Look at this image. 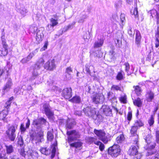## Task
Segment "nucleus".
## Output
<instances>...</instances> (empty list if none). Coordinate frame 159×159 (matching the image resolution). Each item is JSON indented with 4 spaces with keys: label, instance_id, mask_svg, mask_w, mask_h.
I'll return each mask as SVG.
<instances>
[{
    "label": "nucleus",
    "instance_id": "nucleus-1",
    "mask_svg": "<svg viewBox=\"0 0 159 159\" xmlns=\"http://www.w3.org/2000/svg\"><path fill=\"white\" fill-rule=\"evenodd\" d=\"M46 120L42 117L33 120L32 125L36 128L37 132L33 130L30 132V139L32 141L35 140L38 142H42L43 141L44 131L42 129V125H46Z\"/></svg>",
    "mask_w": 159,
    "mask_h": 159
},
{
    "label": "nucleus",
    "instance_id": "nucleus-2",
    "mask_svg": "<svg viewBox=\"0 0 159 159\" xmlns=\"http://www.w3.org/2000/svg\"><path fill=\"white\" fill-rule=\"evenodd\" d=\"M17 128V125L15 124L9 127L6 131V133L8 138L11 141H14L15 140L16 136L15 132Z\"/></svg>",
    "mask_w": 159,
    "mask_h": 159
},
{
    "label": "nucleus",
    "instance_id": "nucleus-3",
    "mask_svg": "<svg viewBox=\"0 0 159 159\" xmlns=\"http://www.w3.org/2000/svg\"><path fill=\"white\" fill-rule=\"evenodd\" d=\"M138 142L137 141L136 143L135 141H134V143L136 144V146H131L128 150V153L129 155L134 156L133 159H140L142 157L141 154L139 153L138 152Z\"/></svg>",
    "mask_w": 159,
    "mask_h": 159
},
{
    "label": "nucleus",
    "instance_id": "nucleus-4",
    "mask_svg": "<svg viewBox=\"0 0 159 159\" xmlns=\"http://www.w3.org/2000/svg\"><path fill=\"white\" fill-rule=\"evenodd\" d=\"M44 62L43 59L41 57L39 58L34 64L33 68V71L32 72V76L30 78L31 80H34L38 75V73L37 71L40 69L43 66Z\"/></svg>",
    "mask_w": 159,
    "mask_h": 159
},
{
    "label": "nucleus",
    "instance_id": "nucleus-5",
    "mask_svg": "<svg viewBox=\"0 0 159 159\" xmlns=\"http://www.w3.org/2000/svg\"><path fill=\"white\" fill-rule=\"evenodd\" d=\"M94 133L98 137L99 139L105 143H107L108 141L110 140V139L106 136V134L103 130H98L95 129Z\"/></svg>",
    "mask_w": 159,
    "mask_h": 159
},
{
    "label": "nucleus",
    "instance_id": "nucleus-6",
    "mask_svg": "<svg viewBox=\"0 0 159 159\" xmlns=\"http://www.w3.org/2000/svg\"><path fill=\"white\" fill-rule=\"evenodd\" d=\"M120 146L118 144H114L109 148L108 153L112 157H116L120 154Z\"/></svg>",
    "mask_w": 159,
    "mask_h": 159
},
{
    "label": "nucleus",
    "instance_id": "nucleus-7",
    "mask_svg": "<svg viewBox=\"0 0 159 159\" xmlns=\"http://www.w3.org/2000/svg\"><path fill=\"white\" fill-rule=\"evenodd\" d=\"M66 134L68 135V142L69 143L76 140L80 137L79 132L75 130L67 131Z\"/></svg>",
    "mask_w": 159,
    "mask_h": 159
},
{
    "label": "nucleus",
    "instance_id": "nucleus-8",
    "mask_svg": "<svg viewBox=\"0 0 159 159\" xmlns=\"http://www.w3.org/2000/svg\"><path fill=\"white\" fill-rule=\"evenodd\" d=\"M104 96L102 93H96L92 97L93 102L95 104L102 103L105 101Z\"/></svg>",
    "mask_w": 159,
    "mask_h": 159
},
{
    "label": "nucleus",
    "instance_id": "nucleus-9",
    "mask_svg": "<svg viewBox=\"0 0 159 159\" xmlns=\"http://www.w3.org/2000/svg\"><path fill=\"white\" fill-rule=\"evenodd\" d=\"M52 150H51L47 149L46 148H42L40 149V151L42 154L46 155H48L51 153V158H53L54 157L55 155L56 148L55 146H54L52 147Z\"/></svg>",
    "mask_w": 159,
    "mask_h": 159
},
{
    "label": "nucleus",
    "instance_id": "nucleus-10",
    "mask_svg": "<svg viewBox=\"0 0 159 159\" xmlns=\"http://www.w3.org/2000/svg\"><path fill=\"white\" fill-rule=\"evenodd\" d=\"M12 85L13 83L11 79L10 78H8L6 83L2 88V94L4 95L6 93L9 92L11 89Z\"/></svg>",
    "mask_w": 159,
    "mask_h": 159
},
{
    "label": "nucleus",
    "instance_id": "nucleus-11",
    "mask_svg": "<svg viewBox=\"0 0 159 159\" xmlns=\"http://www.w3.org/2000/svg\"><path fill=\"white\" fill-rule=\"evenodd\" d=\"M43 108L44 112L48 118L52 119L53 113L51 111L49 105L48 104H45L43 105Z\"/></svg>",
    "mask_w": 159,
    "mask_h": 159
},
{
    "label": "nucleus",
    "instance_id": "nucleus-12",
    "mask_svg": "<svg viewBox=\"0 0 159 159\" xmlns=\"http://www.w3.org/2000/svg\"><path fill=\"white\" fill-rule=\"evenodd\" d=\"M45 69L52 70L56 68L55 64V60L54 59L52 60H49L46 62L44 66Z\"/></svg>",
    "mask_w": 159,
    "mask_h": 159
},
{
    "label": "nucleus",
    "instance_id": "nucleus-13",
    "mask_svg": "<svg viewBox=\"0 0 159 159\" xmlns=\"http://www.w3.org/2000/svg\"><path fill=\"white\" fill-rule=\"evenodd\" d=\"M83 111L86 116L92 117V118H93V116L95 115L96 112L95 109L89 107L84 108Z\"/></svg>",
    "mask_w": 159,
    "mask_h": 159
},
{
    "label": "nucleus",
    "instance_id": "nucleus-14",
    "mask_svg": "<svg viewBox=\"0 0 159 159\" xmlns=\"http://www.w3.org/2000/svg\"><path fill=\"white\" fill-rule=\"evenodd\" d=\"M72 90L70 88H66L62 91V96L66 99H68L72 96Z\"/></svg>",
    "mask_w": 159,
    "mask_h": 159
},
{
    "label": "nucleus",
    "instance_id": "nucleus-15",
    "mask_svg": "<svg viewBox=\"0 0 159 159\" xmlns=\"http://www.w3.org/2000/svg\"><path fill=\"white\" fill-rule=\"evenodd\" d=\"M101 110L106 116H110L112 115V110L107 105H102Z\"/></svg>",
    "mask_w": 159,
    "mask_h": 159
},
{
    "label": "nucleus",
    "instance_id": "nucleus-16",
    "mask_svg": "<svg viewBox=\"0 0 159 159\" xmlns=\"http://www.w3.org/2000/svg\"><path fill=\"white\" fill-rule=\"evenodd\" d=\"M135 43L137 45V47L139 48L140 47V43L141 39V36L140 32L138 30H135Z\"/></svg>",
    "mask_w": 159,
    "mask_h": 159
},
{
    "label": "nucleus",
    "instance_id": "nucleus-17",
    "mask_svg": "<svg viewBox=\"0 0 159 159\" xmlns=\"http://www.w3.org/2000/svg\"><path fill=\"white\" fill-rule=\"evenodd\" d=\"M146 101L148 102H152L154 97V93L151 90H147L146 95Z\"/></svg>",
    "mask_w": 159,
    "mask_h": 159
},
{
    "label": "nucleus",
    "instance_id": "nucleus-18",
    "mask_svg": "<svg viewBox=\"0 0 159 159\" xmlns=\"http://www.w3.org/2000/svg\"><path fill=\"white\" fill-rule=\"evenodd\" d=\"M138 129V126H136L134 125L131 127L130 131L131 134L133 135L135 137V140H134V141H135V142H136V143H137V141H138V136L136 133Z\"/></svg>",
    "mask_w": 159,
    "mask_h": 159
},
{
    "label": "nucleus",
    "instance_id": "nucleus-19",
    "mask_svg": "<svg viewBox=\"0 0 159 159\" xmlns=\"http://www.w3.org/2000/svg\"><path fill=\"white\" fill-rule=\"evenodd\" d=\"M107 98L113 103H116L117 102L116 98L112 92H109L107 93Z\"/></svg>",
    "mask_w": 159,
    "mask_h": 159
},
{
    "label": "nucleus",
    "instance_id": "nucleus-20",
    "mask_svg": "<svg viewBox=\"0 0 159 159\" xmlns=\"http://www.w3.org/2000/svg\"><path fill=\"white\" fill-rule=\"evenodd\" d=\"M30 125V121L29 119H28L27 121L26 124V127H25V125L23 123L21 124L20 126V130L22 133H24L27 129H28Z\"/></svg>",
    "mask_w": 159,
    "mask_h": 159
},
{
    "label": "nucleus",
    "instance_id": "nucleus-21",
    "mask_svg": "<svg viewBox=\"0 0 159 159\" xmlns=\"http://www.w3.org/2000/svg\"><path fill=\"white\" fill-rule=\"evenodd\" d=\"M70 143V145L71 147H74L76 148H79V149L81 148V147L83 144V143L79 141L72 143Z\"/></svg>",
    "mask_w": 159,
    "mask_h": 159
},
{
    "label": "nucleus",
    "instance_id": "nucleus-22",
    "mask_svg": "<svg viewBox=\"0 0 159 159\" xmlns=\"http://www.w3.org/2000/svg\"><path fill=\"white\" fill-rule=\"evenodd\" d=\"M7 110H4L0 113V120H3L4 122L7 120L6 117L8 113V109Z\"/></svg>",
    "mask_w": 159,
    "mask_h": 159
},
{
    "label": "nucleus",
    "instance_id": "nucleus-23",
    "mask_svg": "<svg viewBox=\"0 0 159 159\" xmlns=\"http://www.w3.org/2000/svg\"><path fill=\"white\" fill-rule=\"evenodd\" d=\"M3 48L0 50V55L1 56H4L7 55L8 53L7 48V45H2Z\"/></svg>",
    "mask_w": 159,
    "mask_h": 159
},
{
    "label": "nucleus",
    "instance_id": "nucleus-24",
    "mask_svg": "<svg viewBox=\"0 0 159 159\" xmlns=\"http://www.w3.org/2000/svg\"><path fill=\"white\" fill-rule=\"evenodd\" d=\"M66 129H71L74 125L75 122L74 120L68 119L66 121Z\"/></svg>",
    "mask_w": 159,
    "mask_h": 159
},
{
    "label": "nucleus",
    "instance_id": "nucleus-25",
    "mask_svg": "<svg viewBox=\"0 0 159 159\" xmlns=\"http://www.w3.org/2000/svg\"><path fill=\"white\" fill-rule=\"evenodd\" d=\"M43 37V34L41 31H38L37 33L36 39V41L38 42H39L42 40V38Z\"/></svg>",
    "mask_w": 159,
    "mask_h": 159
},
{
    "label": "nucleus",
    "instance_id": "nucleus-26",
    "mask_svg": "<svg viewBox=\"0 0 159 159\" xmlns=\"http://www.w3.org/2000/svg\"><path fill=\"white\" fill-rule=\"evenodd\" d=\"M70 101L72 102L78 104H80L81 102L80 97L77 95H75L74 96L72 99L70 100Z\"/></svg>",
    "mask_w": 159,
    "mask_h": 159
},
{
    "label": "nucleus",
    "instance_id": "nucleus-27",
    "mask_svg": "<svg viewBox=\"0 0 159 159\" xmlns=\"http://www.w3.org/2000/svg\"><path fill=\"white\" fill-rule=\"evenodd\" d=\"M103 43V40L102 39H100L98 41L95 42L93 45V47L94 48L101 47L102 46Z\"/></svg>",
    "mask_w": 159,
    "mask_h": 159
},
{
    "label": "nucleus",
    "instance_id": "nucleus-28",
    "mask_svg": "<svg viewBox=\"0 0 159 159\" xmlns=\"http://www.w3.org/2000/svg\"><path fill=\"white\" fill-rule=\"evenodd\" d=\"M6 153L7 154H10L14 151L13 147L11 145H5Z\"/></svg>",
    "mask_w": 159,
    "mask_h": 159
},
{
    "label": "nucleus",
    "instance_id": "nucleus-29",
    "mask_svg": "<svg viewBox=\"0 0 159 159\" xmlns=\"http://www.w3.org/2000/svg\"><path fill=\"white\" fill-rule=\"evenodd\" d=\"M118 35L119 36L118 38V39H117L116 41H115V43L117 46L120 47L121 44V39L122 38L123 34L121 33H119L118 34Z\"/></svg>",
    "mask_w": 159,
    "mask_h": 159
},
{
    "label": "nucleus",
    "instance_id": "nucleus-30",
    "mask_svg": "<svg viewBox=\"0 0 159 159\" xmlns=\"http://www.w3.org/2000/svg\"><path fill=\"white\" fill-rule=\"evenodd\" d=\"M127 33L130 37H133L134 36L135 31L132 26H129L128 27Z\"/></svg>",
    "mask_w": 159,
    "mask_h": 159
},
{
    "label": "nucleus",
    "instance_id": "nucleus-31",
    "mask_svg": "<svg viewBox=\"0 0 159 159\" xmlns=\"http://www.w3.org/2000/svg\"><path fill=\"white\" fill-rule=\"evenodd\" d=\"M47 85L49 86L50 89L54 91H57L58 90V88L57 86H54L53 84V82L52 81H48L47 82Z\"/></svg>",
    "mask_w": 159,
    "mask_h": 159
},
{
    "label": "nucleus",
    "instance_id": "nucleus-32",
    "mask_svg": "<svg viewBox=\"0 0 159 159\" xmlns=\"http://www.w3.org/2000/svg\"><path fill=\"white\" fill-rule=\"evenodd\" d=\"M124 72L122 70H120L118 73L116 77V79L119 80H120L124 79L125 78L124 76Z\"/></svg>",
    "mask_w": 159,
    "mask_h": 159
},
{
    "label": "nucleus",
    "instance_id": "nucleus-33",
    "mask_svg": "<svg viewBox=\"0 0 159 159\" xmlns=\"http://www.w3.org/2000/svg\"><path fill=\"white\" fill-rule=\"evenodd\" d=\"M133 103L134 105L137 106L138 107H140L142 106V102L141 99L138 98L136 99H135Z\"/></svg>",
    "mask_w": 159,
    "mask_h": 159
},
{
    "label": "nucleus",
    "instance_id": "nucleus-34",
    "mask_svg": "<svg viewBox=\"0 0 159 159\" xmlns=\"http://www.w3.org/2000/svg\"><path fill=\"white\" fill-rule=\"evenodd\" d=\"M53 129L49 131L47 134V137L48 139L50 141H52L54 138V135L53 134Z\"/></svg>",
    "mask_w": 159,
    "mask_h": 159
},
{
    "label": "nucleus",
    "instance_id": "nucleus-35",
    "mask_svg": "<svg viewBox=\"0 0 159 159\" xmlns=\"http://www.w3.org/2000/svg\"><path fill=\"white\" fill-rule=\"evenodd\" d=\"M85 71L86 72V73L91 75L90 70L93 69V66L89 65V64H87L85 65Z\"/></svg>",
    "mask_w": 159,
    "mask_h": 159
},
{
    "label": "nucleus",
    "instance_id": "nucleus-36",
    "mask_svg": "<svg viewBox=\"0 0 159 159\" xmlns=\"http://www.w3.org/2000/svg\"><path fill=\"white\" fill-rule=\"evenodd\" d=\"M17 11L23 16H25L28 12L27 10L24 7H21L18 9Z\"/></svg>",
    "mask_w": 159,
    "mask_h": 159
},
{
    "label": "nucleus",
    "instance_id": "nucleus-37",
    "mask_svg": "<svg viewBox=\"0 0 159 159\" xmlns=\"http://www.w3.org/2000/svg\"><path fill=\"white\" fill-rule=\"evenodd\" d=\"M133 88L134 89V91L136 94L138 96H139L141 93V89L139 86H133Z\"/></svg>",
    "mask_w": 159,
    "mask_h": 159
},
{
    "label": "nucleus",
    "instance_id": "nucleus-38",
    "mask_svg": "<svg viewBox=\"0 0 159 159\" xmlns=\"http://www.w3.org/2000/svg\"><path fill=\"white\" fill-rule=\"evenodd\" d=\"M124 65L125 66V71L127 73V75H130L131 74V73L129 71L130 68L129 64L128 62H126L124 63Z\"/></svg>",
    "mask_w": 159,
    "mask_h": 159
},
{
    "label": "nucleus",
    "instance_id": "nucleus-39",
    "mask_svg": "<svg viewBox=\"0 0 159 159\" xmlns=\"http://www.w3.org/2000/svg\"><path fill=\"white\" fill-rule=\"evenodd\" d=\"M124 140V137L123 134H120L118 136L116 139V140L117 143H121Z\"/></svg>",
    "mask_w": 159,
    "mask_h": 159
},
{
    "label": "nucleus",
    "instance_id": "nucleus-40",
    "mask_svg": "<svg viewBox=\"0 0 159 159\" xmlns=\"http://www.w3.org/2000/svg\"><path fill=\"white\" fill-rule=\"evenodd\" d=\"M13 99V97H11L10 98H9V100L6 102L4 106L5 108H6L7 109H8L10 107L11 103V101Z\"/></svg>",
    "mask_w": 159,
    "mask_h": 159
},
{
    "label": "nucleus",
    "instance_id": "nucleus-41",
    "mask_svg": "<svg viewBox=\"0 0 159 159\" xmlns=\"http://www.w3.org/2000/svg\"><path fill=\"white\" fill-rule=\"evenodd\" d=\"M155 47L158 48L159 46V32L158 31L155 35Z\"/></svg>",
    "mask_w": 159,
    "mask_h": 159
},
{
    "label": "nucleus",
    "instance_id": "nucleus-42",
    "mask_svg": "<svg viewBox=\"0 0 159 159\" xmlns=\"http://www.w3.org/2000/svg\"><path fill=\"white\" fill-rule=\"evenodd\" d=\"M50 20L52 24H51L50 25H48V27H49V25H50V26L51 27H53L57 25L58 24V22H57V20H56L53 18H51Z\"/></svg>",
    "mask_w": 159,
    "mask_h": 159
},
{
    "label": "nucleus",
    "instance_id": "nucleus-43",
    "mask_svg": "<svg viewBox=\"0 0 159 159\" xmlns=\"http://www.w3.org/2000/svg\"><path fill=\"white\" fill-rule=\"evenodd\" d=\"M93 118L94 120H97L98 121H100L102 119V116L100 114H96V112Z\"/></svg>",
    "mask_w": 159,
    "mask_h": 159
},
{
    "label": "nucleus",
    "instance_id": "nucleus-44",
    "mask_svg": "<svg viewBox=\"0 0 159 159\" xmlns=\"http://www.w3.org/2000/svg\"><path fill=\"white\" fill-rule=\"evenodd\" d=\"M155 130L156 141L159 144V127H158Z\"/></svg>",
    "mask_w": 159,
    "mask_h": 159
},
{
    "label": "nucleus",
    "instance_id": "nucleus-45",
    "mask_svg": "<svg viewBox=\"0 0 159 159\" xmlns=\"http://www.w3.org/2000/svg\"><path fill=\"white\" fill-rule=\"evenodd\" d=\"M94 53V56L99 58H101L103 56V53L100 50L96 51Z\"/></svg>",
    "mask_w": 159,
    "mask_h": 159
},
{
    "label": "nucleus",
    "instance_id": "nucleus-46",
    "mask_svg": "<svg viewBox=\"0 0 159 159\" xmlns=\"http://www.w3.org/2000/svg\"><path fill=\"white\" fill-rule=\"evenodd\" d=\"M156 151L154 149H151L148 148V151L146 154L147 156H149L155 154Z\"/></svg>",
    "mask_w": 159,
    "mask_h": 159
},
{
    "label": "nucleus",
    "instance_id": "nucleus-47",
    "mask_svg": "<svg viewBox=\"0 0 159 159\" xmlns=\"http://www.w3.org/2000/svg\"><path fill=\"white\" fill-rule=\"evenodd\" d=\"M134 125L138 126V127H140L142 126L143 125V124L141 120H137L135 121V123L134 124Z\"/></svg>",
    "mask_w": 159,
    "mask_h": 159
},
{
    "label": "nucleus",
    "instance_id": "nucleus-48",
    "mask_svg": "<svg viewBox=\"0 0 159 159\" xmlns=\"http://www.w3.org/2000/svg\"><path fill=\"white\" fill-rule=\"evenodd\" d=\"M144 139L146 142L148 144L151 142L152 138L151 135H148L145 137Z\"/></svg>",
    "mask_w": 159,
    "mask_h": 159
},
{
    "label": "nucleus",
    "instance_id": "nucleus-49",
    "mask_svg": "<svg viewBox=\"0 0 159 159\" xmlns=\"http://www.w3.org/2000/svg\"><path fill=\"white\" fill-rule=\"evenodd\" d=\"M96 144L98 145H99V148L101 151H102L104 148V145L100 141H97Z\"/></svg>",
    "mask_w": 159,
    "mask_h": 159
},
{
    "label": "nucleus",
    "instance_id": "nucleus-50",
    "mask_svg": "<svg viewBox=\"0 0 159 159\" xmlns=\"http://www.w3.org/2000/svg\"><path fill=\"white\" fill-rule=\"evenodd\" d=\"M154 122V117L152 115L151 116L150 119L148 120V123L150 126H152Z\"/></svg>",
    "mask_w": 159,
    "mask_h": 159
},
{
    "label": "nucleus",
    "instance_id": "nucleus-51",
    "mask_svg": "<svg viewBox=\"0 0 159 159\" xmlns=\"http://www.w3.org/2000/svg\"><path fill=\"white\" fill-rule=\"evenodd\" d=\"M88 141L90 143H94L95 144H96L97 142L96 139L94 138L91 137L88 138Z\"/></svg>",
    "mask_w": 159,
    "mask_h": 159
},
{
    "label": "nucleus",
    "instance_id": "nucleus-52",
    "mask_svg": "<svg viewBox=\"0 0 159 159\" xmlns=\"http://www.w3.org/2000/svg\"><path fill=\"white\" fill-rule=\"evenodd\" d=\"M115 52L113 49L110 50L109 51V55L111 59H114Z\"/></svg>",
    "mask_w": 159,
    "mask_h": 159
},
{
    "label": "nucleus",
    "instance_id": "nucleus-53",
    "mask_svg": "<svg viewBox=\"0 0 159 159\" xmlns=\"http://www.w3.org/2000/svg\"><path fill=\"white\" fill-rule=\"evenodd\" d=\"M111 89L112 90H116V91L120 90L121 88L119 85H113L111 87Z\"/></svg>",
    "mask_w": 159,
    "mask_h": 159
},
{
    "label": "nucleus",
    "instance_id": "nucleus-54",
    "mask_svg": "<svg viewBox=\"0 0 159 159\" xmlns=\"http://www.w3.org/2000/svg\"><path fill=\"white\" fill-rule=\"evenodd\" d=\"M23 143L24 142L22 137L20 136L18 138V145H19L20 147H21L23 145Z\"/></svg>",
    "mask_w": 159,
    "mask_h": 159
},
{
    "label": "nucleus",
    "instance_id": "nucleus-55",
    "mask_svg": "<svg viewBox=\"0 0 159 159\" xmlns=\"http://www.w3.org/2000/svg\"><path fill=\"white\" fill-rule=\"evenodd\" d=\"M132 118V113L131 111L129 112L127 117V119L128 120V124H129L130 121L131 120Z\"/></svg>",
    "mask_w": 159,
    "mask_h": 159
},
{
    "label": "nucleus",
    "instance_id": "nucleus-56",
    "mask_svg": "<svg viewBox=\"0 0 159 159\" xmlns=\"http://www.w3.org/2000/svg\"><path fill=\"white\" fill-rule=\"evenodd\" d=\"M133 15H134L135 18H138V11L137 8H135L133 10Z\"/></svg>",
    "mask_w": 159,
    "mask_h": 159
},
{
    "label": "nucleus",
    "instance_id": "nucleus-57",
    "mask_svg": "<svg viewBox=\"0 0 159 159\" xmlns=\"http://www.w3.org/2000/svg\"><path fill=\"white\" fill-rule=\"evenodd\" d=\"M34 52L30 53L28 56L27 57H26V58H27V60H28V61H29L32 59V57L34 56Z\"/></svg>",
    "mask_w": 159,
    "mask_h": 159
},
{
    "label": "nucleus",
    "instance_id": "nucleus-58",
    "mask_svg": "<svg viewBox=\"0 0 159 159\" xmlns=\"http://www.w3.org/2000/svg\"><path fill=\"white\" fill-rule=\"evenodd\" d=\"M120 101L123 103H126V96H124L121 97L120 99Z\"/></svg>",
    "mask_w": 159,
    "mask_h": 159
},
{
    "label": "nucleus",
    "instance_id": "nucleus-59",
    "mask_svg": "<svg viewBox=\"0 0 159 159\" xmlns=\"http://www.w3.org/2000/svg\"><path fill=\"white\" fill-rule=\"evenodd\" d=\"M1 40L2 41V45H7L6 44L5 42V38L4 34L2 35L1 37Z\"/></svg>",
    "mask_w": 159,
    "mask_h": 159
},
{
    "label": "nucleus",
    "instance_id": "nucleus-60",
    "mask_svg": "<svg viewBox=\"0 0 159 159\" xmlns=\"http://www.w3.org/2000/svg\"><path fill=\"white\" fill-rule=\"evenodd\" d=\"M72 72V70L70 67H68L66 69V72L69 75H70Z\"/></svg>",
    "mask_w": 159,
    "mask_h": 159
},
{
    "label": "nucleus",
    "instance_id": "nucleus-61",
    "mask_svg": "<svg viewBox=\"0 0 159 159\" xmlns=\"http://www.w3.org/2000/svg\"><path fill=\"white\" fill-rule=\"evenodd\" d=\"M120 19L122 23L125 21V15L124 14H121L120 16Z\"/></svg>",
    "mask_w": 159,
    "mask_h": 159
},
{
    "label": "nucleus",
    "instance_id": "nucleus-62",
    "mask_svg": "<svg viewBox=\"0 0 159 159\" xmlns=\"http://www.w3.org/2000/svg\"><path fill=\"white\" fill-rule=\"evenodd\" d=\"M19 153L22 156L25 157L26 154L25 153L24 150L23 149H21L19 151Z\"/></svg>",
    "mask_w": 159,
    "mask_h": 159
},
{
    "label": "nucleus",
    "instance_id": "nucleus-63",
    "mask_svg": "<svg viewBox=\"0 0 159 159\" xmlns=\"http://www.w3.org/2000/svg\"><path fill=\"white\" fill-rule=\"evenodd\" d=\"M112 19L115 21H117L118 20V17L117 15L116 14L112 15Z\"/></svg>",
    "mask_w": 159,
    "mask_h": 159
},
{
    "label": "nucleus",
    "instance_id": "nucleus-64",
    "mask_svg": "<svg viewBox=\"0 0 159 159\" xmlns=\"http://www.w3.org/2000/svg\"><path fill=\"white\" fill-rule=\"evenodd\" d=\"M67 27H64V28L62 30H60L59 31V32L60 33H61V34L58 35L59 36H60V35H61L63 33V32H65L68 29H67Z\"/></svg>",
    "mask_w": 159,
    "mask_h": 159
}]
</instances>
